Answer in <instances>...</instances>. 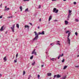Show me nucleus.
<instances>
[{"mask_svg": "<svg viewBox=\"0 0 79 79\" xmlns=\"http://www.w3.org/2000/svg\"><path fill=\"white\" fill-rule=\"evenodd\" d=\"M34 33L35 34V35H36V36H35V38L33 39V40H37L38 38H39V35H38V34H37V32H36V31H35Z\"/></svg>", "mask_w": 79, "mask_h": 79, "instance_id": "1", "label": "nucleus"}, {"mask_svg": "<svg viewBox=\"0 0 79 79\" xmlns=\"http://www.w3.org/2000/svg\"><path fill=\"white\" fill-rule=\"evenodd\" d=\"M52 11L53 13H57L58 12V10H57L55 8H53Z\"/></svg>", "mask_w": 79, "mask_h": 79, "instance_id": "2", "label": "nucleus"}, {"mask_svg": "<svg viewBox=\"0 0 79 79\" xmlns=\"http://www.w3.org/2000/svg\"><path fill=\"white\" fill-rule=\"evenodd\" d=\"M54 77L53 78V79H54L55 78V77H57V78H60L61 77V75H60L59 74H58L57 75H54Z\"/></svg>", "mask_w": 79, "mask_h": 79, "instance_id": "3", "label": "nucleus"}, {"mask_svg": "<svg viewBox=\"0 0 79 79\" xmlns=\"http://www.w3.org/2000/svg\"><path fill=\"white\" fill-rule=\"evenodd\" d=\"M15 25H12V27H11V29H12V31L13 32H15V31H14V29H15Z\"/></svg>", "mask_w": 79, "mask_h": 79, "instance_id": "4", "label": "nucleus"}, {"mask_svg": "<svg viewBox=\"0 0 79 79\" xmlns=\"http://www.w3.org/2000/svg\"><path fill=\"white\" fill-rule=\"evenodd\" d=\"M39 35L41 34V35H44L45 33H44V31H43L41 33L39 32Z\"/></svg>", "mask_w": 79, "mask_h": 79, "instance_id": "5", "label": "nucleus"}, {"mask_svg": "<svg viewBox=\"0 0 79 79\" xmlns=\"http://www.w3.org/2000/svg\"><path fill=\"white\" fill-rule=\"evenodd\" d=\"M4 27V26H2L1 27V28L0 30V31H3V30Z\"/></svg>", "mask_w": 79, "mask_h": 79, "instance_id": "6", "label": "nucleus"}, {"mask_svg": "<svg viewBox=\"0 0 79 79\" xmlns=\"http://www.w3.org/2000/svg\"><path fill=\"white\" fill-rule=\"evenodd\" d=\"M67 41L68 42H69V44H70V40L69 39V38H68Z\"/></svg>", "mask_w": 79, "mask_h": 79, "instance_id": "7", "label": "nucleus"}, {"mask_svg": "<svg viewBox=\"0 0 79 79\" xmlns=\"http://www.w3.org/2000/svg\"><path fill=\"white\" fill-rule=\"evenodd\" d=\"M3 59L4 60V62H5V61H6L7 60L6 59V56Z\"/></svg>", "mask_w": 79, "mask_h": 79, "instance_id": "8", "label": "nucleus"}, {"mask_svg": "<svg viewBox=\"0 0 79 79\" xmlns=\"http://www.w3.org/2000/svg\"><path fill=\"white\" fill-rule=\"evenodd\" d=\"M52 16H49V21H50V20L52 19Z\"/></svg>", "mask_w": 79, "mask_h": 79, "instance_id": "9", "label": "nucleus"}, {"mask_svg": "<svg viewBox=\"0 0 79 79\" xmlns=\"http://www.w3.org/2000/svg\"><path fill=\"white\" fill-rule=\"evenodd\" d=\"M65 23L66 25H67V24H68V22L67 21H65Z\"/></svg>", "mask_w": 79, "mask_h": 79, "instance_id": "10", "label": "nucleus"}, {"mask_svg": "<svg viewBox=\"0 0 79 79\" xmlns=\"http://www.w3.org/2000/svg\"><path fill=\"white\" fill-rule=\"evenodd\" d=\"M72 12V10H69V14L70 15H71V14H72V13H71Z\"/></svg>", "mask_w": 79, "mask_h": 79, "instance_id": "11", "label": "nucleus"}, {"mask_svg": "<svg viewBox=\"0 0 79 79\" xmlns=\"http://www.w3.org/2000/svg\"><path fill=\"white\" fill-rule=\"evenodd\" d=\"M47 75H48V76H50L52 75V73H47Z\"/></svg>", "mask_w": 79, "mask_h": 79, "instance_id": "12", "label": "nucleus"}, {"mask_svg": "<svg viewBox=\"0 0 79 79\" xmlns=\"http://www.w3.org/2000/svg\"><path fill=\"white\" fill-rule=\"evenodd\" d=\"M10 10V8H6L5 9L4 11H8V10Z\"/></svg>", "mask_w": 79, "mask_h": 79, "instance_id": "13", "label": "nucleus"}, {"mask_svg": "<svg viewBox=\"0 0 79 79\" xmlns=\"http://www.w3.org/2000/svg\"><path fill=\"white\" fill-rule=\"evenodd\" d=\"M66 79V76H65L64 77H63L62 78V79Z\"/></svg>", "mask_w": 79, "mask_h": 79, "instance_id": "14", "label": "nucleus"}, {"mask_svg": "<svg viewBox=\"0 0 79 79\" xmlns=\"http://www.w3.org/2000/svg\"><path fill=\"white\" fill-rule=\"evenodd\" d=\"M27 27L28 28V29L29 28V25H26L25 26V28H27Z\"/></svg>", "mask_w": 79, "mask_h": 79, "instance_id": "15", "label": "nucleus"}, {"mask_svg": "<svg viewBox=\"0 0 79 79\" xmlns=\"http://www.w3.org/2000/svg\"><path fill=\"white\" fill-rule=\"evenodd\" d=\"M35 49H34L33 50V51L31 53L32 54H34V53H35Z\"/></svg>", "mask_w": 79, "mask_h": 79, "instance_id": "16", "label": "nucleus"}, {"mask_svg": "<svg viewBox=\"0 0 79 79\" xmlns=\"http://www.w3.org/2000/svg\"><path fill=\"white\" fill-rule=\"evenodd\" d=\"M67 67H68V66H65L63 68L64 69H66V68H67Z\"/></svg>", "mask_w": 79, "mask_h": 79, "instance_id": "17", "label": "nucleus"}, {"mask_svg": "<svg viewBox=\"0 0 79 79\" xmlns=\"http://www.w3.org/2000/svg\"><path fill=\"white\" fill-rule=\"evenodd\" d=\"M71 15V14H69L68 15V18H70V16Z\"/></svg>", "mask_w": 79, "mask_h": 79, "instance_id": "18", "label": "nucleus"}, {"mask_svg": "<svg viewBox=\"0 0 79 79\" xmlns=\"http://www.w3.org/2000/svg\"><path fill=\"white\" fill-rule=\"evenodd\" d=\"M22 8H23L22 7V6H20V11H22Z\"/></svg>", "mask_w": 79, "mask_h": 79, "instance_id": "19", "label": "nucleus"}, {"mask_svg": "<svg viewBox=\"0 0 79 79\" xmlns=\"http://www.w3.org/2000/svg\"><path fill=\"white\" fill-rule=\"evenodd\" d=\"M63 55H64V54L62 53L61 55H60L59 56L60 57H62V56H63Z\"/></svg>", "mask_w": 79, "mask_h": 79, "instance_id": "20", "label": "nucleus"}, {"mask_svg": "<svg viewBox=\"0 0 79 79\" xmlns=\"http://www.w3.org/2000/svg\"><path fill=\"white\" fill-rule=\"evenodd\" d=\"M16 27H18V29H19V24H16Z\"/></svg>", "mask_w": 79, "mask_h": 79, "instance_id": "21", "label": "nucleus"}, {"mask_svg": "<svg viewBox=\"0 0 79 79\" xmlns=\"http://www.w3.org/2000/svg\"><path fill=\"white\" fill-rule=\"evenodd\" d=\"M54 60H55V58H54L50 59V60H52V61H54Z\"/></svg>", "mask_w": 79, "mask_h": 79, "instance_id": "22", "label": "nucleus"}, {"mask_svg": "<svg viewBox=\"0 0 79 79\" xmlns=\"http://www.w3.org/2000/svg\"><path fill=\"white\" fill-rule=\"evenodd\" d=\"M26 74V72L25 71H23V75H24Z\"/></svg>", "mask_w": 79, "mask_h": 79, "instance_id": "23", "label": "nucleus"}, {"mask_svg": "<svg viewBox=\"0 0 79 79\" xmlns=\"http://www.w3.org/2000/svg\"><path fill=\"white\" fill-rule=\"evenodd\" d=\"M35 61H34V62L32 63V65H34V64H35Z\"/></svg>", "mask_w": 79, "mask_h": 79, "instance_id": "24", "label": "nucleus"}, {"mask_svg": "<svg viewBox=\"0 0 79 79\" xmlns=\"http://www.w3.org/2000/svg\"><path fill=\"white\" fill-rule=\"evenodd\" d=\"M70 36V33H69L68 35V38H69V37Z\"/></svg>", "mask_w": 79, "mask_h": 79, "instance_id": "25", "label": "nucleus"}, {"mask_svg": "<svg viewBox=\"0 0 79 79\" xmlns=\"http://www.w3.org/2000/svg\"><path fill=\"white\" fill-rule=\"evenodd\" d=\"M25 11L26 12V11H28V8H27V9H25Z\"/></svg>", "mask_w": 79, "mask_h": 79, "instance_id": "26", "label": "nucleus"}, {"mask_svg": "<svg viewBox=\"0 0 79 79\" xmlns=\"http://www.w3.org/2000/svg\"><path fill=\"white\" fill-rule=\"evenodd\" d=\"M32 58H33V56H32L30 58V59H31V60H32Z\"/></svg>", "mask_w": 79, "mask_h": 79, "instance_id": "27", "label": "nucleus"}, {"mask_svg": "<svg viewBox=\"0 0 79 79\" xmlns=\"http://www.w3.org/2000/svg\"><path fill=\"white\" fill-rule=\"evenodd\" d=\"M62 63H64V59L63 60H62Z\"/></svg>", "mask_w": 79, "mask_h": 79, "instance_id": "28", "label": "nucleus"}, {"mask_svg": "<svg viewBox=\"0 0 79 79\" xmlns=\"http://www.w3.org/2000/svg\"><path fill=\"white\" fill-rule=\"evenodd\" d=\"M13 18V17H12V16H9V17H7V18Z\"/></svg>", "mask_w": 79, "mask_h": 79, "instance_id": "29", "label": "nucleus"}, {"mask_svg": "<svg viewBox=\"0 0 79 79\" xmlns=\"http://www.w3.org/2000/svg\"><path fill=\"white\" fill-rule=\"evenodd\" d=\"M18 53H17L16 54V58H17V57H18Z\"/></svg>", "mask_w": 79, "mask_h": 79, "instance_id": "30", "label": "nucleus"}, {"mask_svg": "<svg viewBox=\"0 0 79 79\" xmlns=\"http://www.w3.org/2000/svg\"><path fill=\"white\" fill-rule=\"evenodd\" d=\"M75 21H76L77 22H78L79 20L77 19H75Z\"/></svg>", "mask_w": 79, "mask_h": 79, "instance_id": "31", "label": "nucleus"}, {"mask_svg": "<svg viewBox=\"0 0 79 79\" xmlns=\"http://www.w3.org/2000/svg\"><path fill=\"white\" fill-rule=\"evenodd\" d=\"M41 7V6H40V5H39V7H38L39 9Z\"/></svg>", "mask_w": 79, "mask_h": 79, "instance_id": "32", "label": "nucleus"}, {"mask_svg": "<svg viewBox=\"0 0 79 79\" xmlns=\"http://www.w3.org/2000/svg\"><path fill=\"white\" fill-rule=\"evenodd\" d=\"M34 53H35V55H37V52H35Z\"/></svg>", "mask_w": 79, "mask_h": 79, "instance_id": "33", "label": "nucleus"}, {"mask_svg": "<svg viewBox=\"0 0 79 79\" xmlns=\"http://www.w3.org/2000/svg\"><path fill=\"white\" fill-rule=\"evenodd\" d=\"M74 5H76V2H73Z\"/></svg>", "mask_w": 79, "mask_h": 79, "instance_id": "34", "label": "nucleus"}, {"mask_svg": "<svg viewBox=\"0 0 79 79\" xmlns=\"http://www.w3.org/2000/svg\"><path fill=\"white\" fill-rule=\"evenodd\" d=\"M75 34L76 35H77V32H76L75 33Z\"/></svg>", "mask_w": 79, "mask_h": 79, "instance_id": "35", "label": "nucleus"}, {"mask_svg": "<svg viewBox=\"0 0 79 79\" xmlns=\"http://www.w3.org/2000/svg\"><path fill=\"white\" fill-rule=\"evenodd\" d=\"M14 62H15V63H16V62H17V61L16 60H16H14Z\"/></svg>", "mask_w": 79, "mask_h": 79, "instance_id": "36", "label": "nucleus"}, {"mask_svg": "<svg viewBox=\"0 0 79 79\" xmlns=\"http://www.w3.org/2000/svg\"><path fill=\"white\" fill-rule=\"evenodd\" d=\"M75 68H78V67H79V66H75Z\"/></svg>", "mask_w": 79, "mask_h": 79, "instance_id": "37", "label": "nucleus"}, {"mask_svg": "<svg viewBox=\"0 0 79 79\" xmlns=\"http://www.w3.org/2000/svg\"><path fill=\"white\" fill-rule=\"evenodd\" d=\"M29 0H23L24 2H26V1H29Z\"/></svg>", "mask_w": 79, "mask_h": 79, "instance_id": "38", "label": "nucleus"}, {"mask_svg": "<svg viewBox=\"0 0 79 79\" xmlns=\"http://www.w3.org/2000/svg\"><path fill=\"white\" fill-rule=\"evenodd\" d=\"M54 21H55V22H56H56H57V21H58V20H54Z\"/></svg>", "mask_w": 79, "mask_h": 79, "instance_id": "39", "label": "nucleus"}, {"mask_svg": "<svg viewBox=\"0 0 79 79\" xmlns=\"http://www.w3.org/2000/svg\"><path fill=\"white\" fill-rule=\"evenodd\" d=\"M39 77H40V75H39L38 76V78H39Z\"/></svg>", "mask_w": 79, "mask_h": 79, "instance_id": "40", "label": "nucleus"}, {"mask_svg": "<svg viewBox=\"0 0 79 79\" xmlns=\"http://www.w3.org/2000/svg\"><path fill=\"white\" fill-rule=\"evenodd\" d=\"M69 32V31H66V34H67V33H68V32Z\"/></svg>", "mask_w": 79, "mask_h": 79, "instance_id": "41", "label": "nucleus"}, {"mask_svg": "<svg viewBox=\"0 0 79 79\" xmlns=\"http://www.w3.org/2000/svg\"><path fill=\"white\" fill-rule=\"evenodd\" d=\"M60 56H59V57H58V59H60Z\"/></svg>", "mask_w": 79, "mask_h": 79, "instance_id": "42", "label": "nucleus"}, {"mask_svg": "<svg viewBox=\"0 0 79 79\" xmlns=\"http://www.w3.org/2000/svg\"><path fill=\"white\" fill-rule=\"evenodd\" d=\"M29 24H30V25H31V26H32V23H30Z\"/></svg>", "mask_w": 79, "mask_h": 79, "instance_id": "43", "label": "nucleus"}, {"mask_svg": "<svg viewBox=\"0 0 79 79\" xmlns=\"http://www.w3.org/2000/svg\"><path fill=\"white\" fill-rule=\"evenodd\" d=\"M39 21H40V22L41 21V19H40L39 20Z\"/></svg>", "mask_w": 79, "mask_h": 79, "instance_id": "44", "label": "nucleus"}, {"mask_svg": "<svg viewBox=\"0 0 79 79\" xmlns=\"http://www.w3.org/2000/svg\"><path fill=\"white\" fill-rule=\"evenodd\" d=\"M1 18H2V16H0V19Z\"/></svg>", "mask_w": 79, "mask_h": 79, "instance_id": "45", "label": "nucleus"}, {"mask_svg": "<svg viewBox=\"0 0 79 79\" xmlns=\"http://www.w3.org/2000/svg\"><path fill=\"white\" fill-rule=\"evenodd\" d=\"M40 27L39 26H38V29H40Z\"/></svg>", "mask_w": 79, "mask_h": 79, "instance_id": "46", "label": "nucleus"}, {"mask_svg": "<svg viewBox=\"0 0 79 79\" xmlns=\"http://www.w3.org/2000/svg\"><path fill=\"white\" fill-rule=\"evenodd\" d=\"M41 67H44V65H41Z\"/></svg>", "mask_w": 79, "mask_h": 79, "instance_id": "47", "label": "nucleus"}, {"mask_svg": "<svg viewBox=\"0 0 79 79\" xmlns=\"http://www.w3.org/2000/svg\"><path fill=\"white\" fill-rule=\"evenodd\" d=\"M2 6V4H1V5H0L1 7Z\"/></svg>", "mask_w": 79, "mask_h": 79, "instance_id": "48", "label": "nucleus"}, {"mask_svg": "<svg viewBox=\"0 0 79 79\" xmlns=\"http://www.w3.org/2000/svg\"><path fill=\"white\" fill-rule=\"evenodd\" d=\"M6 8H7V6H6L5 7V9H6Z\"/></svg>", "mask_w": 79, "mask_h": 79, "instance_id": "49", "label": "nucleus"}, {"mask_svg": "<svg viewBox=\"0 0 79 79\" xmlns=\"http://www.w3.org/2000/svg\"><path fill=\"white\" fill-rule=\"evenodd\" d=\"M56 0H52V1H56Z\"/></svg>", "mask_w": 79, "mask_h": 79, "instance_id": "50", "label": "nucleus"}, {"mask_svg": "<svg viewBox=\"0 0 79 79\" xmlns=\"http://www.w3.org/2000/svg\"><path fill=\"white\" fill-rule=\"evenodd\" d=\"M5 34H7V31H6V32Z\"/></svg>", "mask_w": 79, "mask_h": 79, "instance_id": "51", "label": "nucleus"}, {"mask_svg": "<svg viewBox=\"0 0 79 79\" xmlns=\"http://www.w3.org/2000/svg\"><path fill=\"white\" fill-rule=\"evenodd\" d=\"M58 44L59 45H60V43H58V44Z\"/></svg>", "mask_w": 79, "mask_h": 79, "instance_id": "52", "label": "nucleus"}, {"mask_svg": "<svg viewBox=\"0 0 79 79\" xmlns=\"http://www.w3.org/2000/svg\"><path fill=\"white\" fill-rule=\"evenodd\" d=\"M0 76H2V74H0Z\"/></svg>", "mask_w": 79, "mask_h": 79, "instance_id": "53", "label": "nucleus"}, {"mask_svg": "<svg viewBox=\"0 0 79 79\" xmlns=\"http://www.w3.org/2000/svg\"><path fill=\"white\" fill-rule=\"evenodd\" d=\"M63 1H64V2L66 1V0H63Z\"/></svg>", "mask_w": 79, "mask_h": 79, "instance_id": "54", "label": "nucleus"}, {"mask_svg": "<svg viewBox=\"0 0 79 79\" xmlns=\"http://www.w3.org/2000/svg\"><path fill=\"white\" fill-rule=\"evenodd\" d=\"M79 55H78L77 56V57H79Z\"/></svg>", "mask_w": 79, "mask_h": 79, "instance_id": "55", "label": "nucleus"}, {"mask_svg": "<svg viewBox=\"0 0 79 79\" xmlns=\"http://www.w3.org/2000/svg\"><path fill=\"white\" fill-rule=\"evenodd\" d=\"M30 79V77L28 78V79Z\"/></svg>", "mask_w": 79, "mask_h": 79, "instance_id": "56", "label": "nucleus"}, {"mask_svg": "<svg viewBox=\"0 0 79 79\" xmlns=\"http://www.w3.org/2000/svg\"><path fill=\"white\" fill-rule=\"evenodd\" d=\"M52 44H51V45H52Z\"/></svg>", "mask_w": 79, "mask_h": 79, "instance_id": "57", "label": "nucleus"}, {"mask_svg": "<svg viewBox=\"0 0 79 79\" xmlns=\"http://www.w3.org/2000/svg\"><path fill=\"white\" fill-rule=\"evenodd\" d=\"M58 42H60V41H58Z\"/></svg>", "mask_w": 79, "mask_h": 79, "instance_id": "58", "label": "nucleus"}, {"mask_svg": "<svg viewBox=\"0 0 79 79\" xmlns=\"http://www.w3.org/2000/svg\"><path fill=\"white\" fill-rule=\"evenodd\" d=\"M68 19V20H69V19Z\"/></svg>", "mask_w": 79, "mask_h": 79, "instance_id": "59", "label": "nucleus"}]
</instances>
